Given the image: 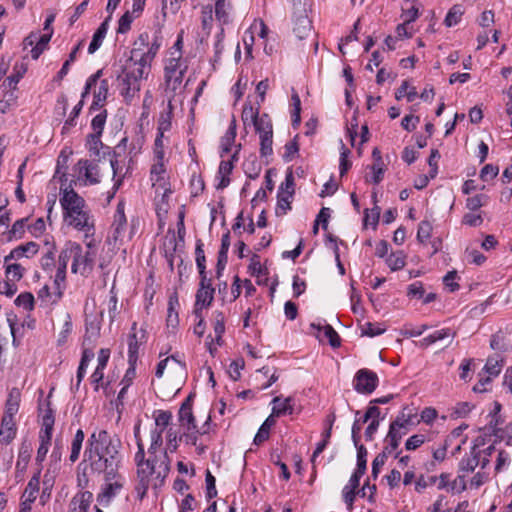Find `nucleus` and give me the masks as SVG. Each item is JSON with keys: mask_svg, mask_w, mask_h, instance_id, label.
Listing matches in <instances>:
<instances>
[{"mask_svg": "<svg viewBox=\"0 0 512 512\" xmlns=\"http://www.w3.org/2000/svg\"><path fill=\"white\" fill-rule=\"evenodd\" d=\"M162 430L155 429L151 432V444L148 449V458L145 459L144 445L140 437V422L134 427V436L138 451L135 455L137 464L138 484L136 490L142 498L149 487L151 480L154 486L161 485L170 471V460L165 451L161 449L163 439Z\"/></svg>", "mask_w": 512, "mask_h": 512, "instance_id": "f257e3e1", "label": "nucleus"}, {"mask_svg": "<svg viewBox=\"0 0 512 512\" xmlns=\"http://www.w3.org/2000/svg\"><path fill=\"white\" fill-rule=\"evenodd\" d=\"M120 440L106 430H95L88 439L84 462L94 473H104L106 480L114 479L119 464Z\"/></svg>", "mask_w": 512, "mask_h": 512, "instance_id": "f03ea898", "label": "nucleus"}, {"mask_svg": "<svg viewBox=\"0 0 512 512\" xmlns=\"http://www.w3.org/2000/svg\"><path fill=\"white\" fill-rule=\"evenodd\" d=\"M63 219L67 226L84 233L85 239L95 233V218L86 201L73 189H64L60 198Z\"/></svg>", "mask_w": 512, "mask_h": 512, "instance_id": "7ed1b4c3", "label": "nucleus"}, {"mask_svg": "<svg viewBox=\"0 0 512 512\" xmlns=\"http://www.w3.org/2000/svg\"><path fill=\"white\" fill-rule=\"evenodd\" d=\"M87 250L83 251L80 244L75 242L66 243L59 255V265L57 270L65 275L67 264L72 260L71 270L73 273L84 275L93 269L96 252L94 250V240L86 242Z\"/></svg>", "mask_w": 512, "mask_h": 512, "instance_id": "20e7f679", "label": "nucleus"}, {"mask_svg": "<svg viewBox=\"0 0 512 512\" xmlns=\"http://www.w3.org/2000/svg\"><path fill=\"white\" fill-rule=\"evenodd\" d=\"M140 48H133L130 58L123 66L122 73L118 76V88L126 100H130L140 91L141 80L149 70L136 61Z\"/></svg>", "mask_w": 512, "mask_h": 512, "instance_id": "39448f33", "label": "nucleus"}, {"mask_svg": "<svg viewBox=\"0 0 512 512\" xmlns=\"http://www.w3.org/2000/svg\"><path fill=\"white\" fill-rule=\"evenodd\" d=\"M495 451V447L490 445L484 449H481L478 444L474 445L470 452L466 454L458 466V473L470 474L473 473L476 468L485 470L490 464V457Z\"/></svg>", "mask_w": 512, "mask_h": 512, "instance_id": "423d86ee", "label": "nucleus"}, {"mask_svg": "<svg viewBox=\"0 0 512 512\" xmlns=\"http://www.w3.org/2000/svg\"><path fill=\"white\" fill-rule=\"evenodd\" d=\"M38 410L41 416L42 427L39 433L40 446L37 451V460L43 461L51 442L55 418L53 411L50 408L49 400H47L45 403L39 401Z\"/></svg>", "mask_w": 512, "mask_h": 512, "instance_id": "0eeeda50", "label": "nucleus"}, {"mask_svg": "<svg viewBox=\"0 0 512 512\" xmlns=\"http://www.w3.org/2000/svg\"><path fill=\"white\" fill-rule=\"evenodd\" d=\"M161 46V37L155 35L153 41L149 42L148 33H142L134 43V48H140L136 61L141 63L148 70L154 57Z\"/></svg>", "mask_w": 512, "mask_h": 512, "instance_id": "6e6552de", "label": "nucleus"}, {"mask_svg": "<svg viewBox=\"0 0 512 512\" xmlns=\"http://www.w3.org/2000/svg\"><path fill=\"white\" fill-rule=\"evenodd\" d=\"M64 279V274L58 270L54 278L51 275L49 276L48 282H45L38 291V299L41 306L49 307L59 300L61 297V283L64 282Z\"/></svg>", "mask_w": 512, "mask_h": 512, "instance_id": "1a4fd4ad", "label": "nucleus"}, {"mask_svg": "<svg viewBox=\"0 0 512 512\" xmlns=\"http://www.w3.org/2000/svg\"><path fill=\"white\" fill-rule=\"evenodd\" d=\"M54 251V243L50 242L48 236L38 237V241L34 242V254L41 255L40 264L47 273H51L55 268Z\"/></svg>", "mask_w": 512, "mask_h": 512, "instance_id": "9d476101", "label": "nucleus"}, {"mask_svg": "<svg viewBox=\"0 0 512 512\" xmlns=\"http://www.w3.org/2000/svg\"><path fill=\"white\" fill-rule=\"evenodd\" d=\"M13 344L18 345L28 330L32 327V319L29 313H13L7 318Z\"/></svg>", "mask_w": 512, "mask_h": 512, "instance_id": "9b49d317", "label": "nucleus"}, {"mask_svg": "<svg viewBox=\"0 0 512 512\" xmlns=\"http://www.w3.org/2000/svg\"><path fill=\"white\" fill-rule=\"evenodd\" d=\"M146 342V330L140 328L137 330V323L134 322L131 327V333L128 338V362L130 364V371L134 372V366L138 359L139 346Z\"/></svg>", "mask_w": 512, "mask_h": 512, "instance_id": "f8f14e48", "label": "nucleus"}, {"mask_svg": "<svg viewBox=\"0 0 512 512\" xmlns=\"http://www.w3.org/2000/svg\"><path fill=\"white\" fill-rule=\"evenodd\" d=\"M378 385V376L368 369H360L354 379V388L358 393L371 394Z\"/></svg>", "mask_w": 512, "mask_h": 512, "instance_id": "ddd939ff", "label": "nucleus"}, {"mask_svg": "<svg viewBox=\"0 0 512 512\" xmlns=\"http://www.w3.org/2000/svg\"><path fill=\"white\" fill-rule=\"evenodd\" d=\"M113 227V238L115 241H123L125 237L131 239L134 234V221L131 224V231L126 235L127 219L124 213V205L119 203L114 215Z\"/></svg>", "mask_w": 512, "mask_h": 512, "instance_id": "4468645a", "label": "nucleus"}, {"mask_svg": "<svg viewBox=\"0 0 512 512\" xmlns=\"http://www.w3.org/2000/svg\"><path fill=\"white\" fill-rule=\"evenodd\" d=\"M186 67L181 68L180 58H172L165 66L166 85L172 91H175L182 83Z\"/></svg>", "mask_w": 512, "mask_h": 512, "instance_id": "2eb2a0df", "label": "nucleus"}, {"mask_svg": "<svg viewBox=\"0 0 512 512\" xmlns=\"http://www.w3.org/2000/svg\"><path fill=\"white\" fill-rule=\"evenodd\" d=\"M88 304H86V310ZM103 319V310L98 315H89L86 312V331L84 335L83 345H92L100 335L101 321Z\"/></svg>", "mask_w": 512, "mask_h": 512, "instance_id": "dca6fc26", "label": "nucleus"}, {"mask_svg": "<svg viewBox=\"0 0 512 512\" xmlns=\"http://www.w3.org/2000/svg\"><path fill=\"white\" fill-rule=\"evenodd\" d=\"M416 415L412 413V410L404 408L396 419L390 424L389 431L393 434H400L401 437L408 433L409 427L415 425L413 418Z\"/></svg>", "mask_w": 512, "mask_h": 512, "instance_id": "f3484780", "label": "nucleus"}, {"mask_svg": "<svg viewBox=\"0 0 512 512\" xmlns=\"http://www.w3.org/2000/svg\"><path fill=\"white\" fill-rule=\"evenodd\" d=\"M55 20V14H49L44 22L43 34L40 36L37 43L34 45V60L38 59L39 56L48 49V44L54 33L52 23Z\"/></svg>", "mask_w": 512, "mask_h": 512, "instance_id": "a211bd4d", "label": "nucleus"}, {"mask_svg": "<svg viewBox=\"0 0 512 512\" xmlns=\"http://www.w3.org/2000/svg\"><path fill=\"white\" fill-rule=\"evenodd\" d=\"M192 399L193 395L190 394L182 403L178 413L179 422L187 431L196 429L195 417L192 413Z\"/></svg>", "mask_w": 512, "mask_h": 512, "instance_id": "6ab92c4d", "label": "nucleus"}, {"mask_svg": "<svg viewBox=\"0 0 512 512\" xmlns=\"http://www.w3.org/2000/svg\"><path fill=\"white\" fill-rule=\"evenodd\" d=\"M311 328L317 330L316 337L321 341L326 338L332 347L340 346V337L338 333L329 324L321 325L320 323H311Z\"/></svg>", "mask_w": 512, "mask_h": 512, "instance_id": "aec40b11", "label": "nucleus"}, {"mask_svg": "<svg viewBox=\"0 0 512 512\" xmlns=\"http://www.w3.org/2000/svg\"><path fill=\"white\" fill-rule=\"evenodd\" d=\"M29 62V58L24 56L21 62L15 64L13 73L3 83L4 88L16 89L17 83L28 71Z\"/></svg>", "mask_w": 512, "mask_h": 512, "instance_id": "412c9836", "label": "nucleus"}, {"mask_svg": "<svg viewBox=\"0 0 512 512\" xmlns=\"http://www.w3.org/2000/svg\"><path fill=\"white\" fill-rule=\"evenodd\" d=\"M360 481L356 476H351L349 483L342 490V497L349 511H352L354 501L359 490Z\"/></svg>", "mask_w": 512, "mask_h": 512, "instance_id": "4be33fe9", "label": "nucleus"}, {"mask_svg": "<svg viewBox=\"0 0 512 512\" xmlns=\"http://www.w3.org/2000/svg\"><path fill=\"white\" fill-rule=\"evenodd\" d=\"M293 31L300 40L312 33V24L307 14H300L295 17Z\"/></svg>", "mask_w": 512, "mask_h": 512, "instance_id": "5701e85b", "label": "nucleus"}, {"mask_svg": "<svg viewBox=\"0 0 512 512\" xmlns=\"http://www.w3.org/2000/svg\"><path fill=\"white\" fill-rule=\"evenodd\" d=\"M293 399L291 397H287L283 399L280 396L274 397L272 400L273 403V415L281 416L284 414H291L293 412Z\"/></svg>", "mask_w": 512, "mask_h": 512, "instance_id": "b1692460", "label": "nucleus"}, {"mask_svg": "<svg viewBox=\"0 0 512 512\" xmlns=\"http://www.w3.org/2000/svg\"><path fill=\"white\" fill-rule=\"evenodd\" d=\"M111 16H108L104 22L98 27L96 32L93 35L92 41L89 44L88 52L90 54H93L102 44L103 39L106 36L107 30H108V22L110 20Z\"/></svg>", "mask_w": 512, "mask_h": 512, "instance_id": "393cba45", "label": "nucleus"}, {"mask_svg": "<svg viewBox=\"0 0 512 512\" xmlns=\"http://www.w3.org/2000/svg\"><path fill=\"white\" fill-rule=\"evenodd\" d=\"M502 368V360L498 357H489L487 359V362L485 364V371L489 375L487 378L483 379L480 378L479 382L482 386H484L485 383L490 381V377L497 376Z\"/></svg>", "mask_w": 512, "mask_h": 512, "instance_id": "a878e982", "label": "nucleus"}, {"mask_svg": "<svg viewBox=\"0 0 512 512\" xmlns=\"http://www.w3.org/2000/svg\"><path fill=\"white\" fill-rule=\"evenodd\" d=\"M235 138H236V120H235V118H233L228 130L226 131L225 135L222 137V140H221V148H222L221 156L222 157L224 156V154H228L231 151V147L235 142Z\"/></svg>", "mask_w": 512, "mask_h": 512, "instance_id": "bb28decb", "label": "nucleus"}, {"mask_svg": "<svg viewBox=\"0 0 512 512\" xmlns=\"http://www.w3.org/2000/svg\"><path fill=\"white\" fill-rule=\"evenodd\" d=\"M179 306L178 296L173 293L169 297L168 301V314H167V325L172 328H176L179 323L178 312L176 308Z\"/></svg>", "mask_w": 512, "mask_h": 512, "instance_id": "cd10ccee", "label": "nucleus"}, {"mask_svg": "<svg viewBox=\"0 0 512 512\" xmlns=\"http://www.w3.org/2000/svg\"><path fill=\"white\" fill-rule=\"evenodd\" d=\"M107 312L110 320V324L114 322L116 317L120 314V310L122 305L118 304L117 294L114 291V286L111 288L109 292V298L107 301Z\"/></svg>", "mask_w": 512, "mask_h": 512, "instance_id": "c85d7f7f", "label": "nucleus"}, {"mask_svg": "<svg viewBox=\"0 0 512 512\" xmlns=\"http://www.w3.org/2000/svg\"><path fill=\"white\" fill-rule=\"evenodd\" d=\"M213 295H214V288H199L196 293V307L199 305L203 307L210 306L211 302L213 301ZM195 313H199V309H195Z\"/></svg>", "mask_w": 512, "mask_h": 512, "instance_id": "c756f323", "label": "nucleus"}, {"mask_svg": "<svg viewBox=\"0 0 512 512\" xmlns=\"http://www.w3.org/2000/svg\"><path fill=\"white\" fill-rule=\"evenodd\" d=\"M16 312L15 313H29L32 311V293L25 292L21 293L15 299Z\"/></svg>", "mask_w": 512, "mask_h": 512, "instance_id": "7c9ffc66", "label": "nucleus"}, {"mask_svg": "<svg viewBox=\"0 0 512 512\" xmlns=\"http://www.w3.org/2000/svg\"><path fill=\"white\" fill-rule=\"evenodd\" d=\"M108 94V81L102 80L98 90L94 93V101L90 107L91 110L101 108Z\"/></svg>", "mask_w": 512, "mask_h": 512, "instance_id": "2f4dec72", "label": "nucleus"}, {"mask_svg": "<svg viewBox=\"0 0 512 512\" xmlns=\"http://www.w3.org/2000/svg\"><path fill=\"white\" fill-rule=\"evenodd\" d=\"M6 266V277L9 281H18L22 278L23 272L25 271V267L22 263H13L9 261L5 263Z\"/></svg>", "mask_w": 512, "mask_h": 512, "instance_id": "473e14b6", "label": "nucleus"}, {"mask_svg": "<svg viewBox=\"0 0 512 512\" xmlns=\"http://www.w3.org/2000/svg\"><path fill=\"white\" fill-rule=\"evenodd\" d=\"M417 96L415 87H410L408 81H403L401 86L395 92V98L401 100L403 97L407 98L408 102H412Z\"/></svg>", "mask_w": 512, "mask_h": 512, "instance_id": "72a5a7b5", "label": "nucleus"}, {"mask_svg": "<svg viewBox=\"0 0 512 512\" xmlns=\"http://www.w3.org/2000/svg\"><path fill=\"white\" fill-rule=\"evenodd\" d=\"M84 437H85L84 432L81 429L77 430V432L73 438V441L71 443L70 460L72 462H75L79 458V454H80V451L82 448Z\"/></svg>", "mask_w": 512, "mask_h": 512, "instance_id": "f704fd0d", "label": "nucleus"}, {"mask_svg": "<svg viewBox=\"0 0 512 512\" xmlns=\"http://www.w3.org/2000/svg\"><path fill=\"white\" fill-rule=\"evenodd\" d=\"M253 125L259 136L263 134H273L272 123L267 114H263L259 117Z\"/></svg>", "mask_w": 512, "mask_h": 512, "instance_id": "c9c22d12", "label": "nucleus"}, {"mask_svg": "<svg viewBox=\"0 0 512 512\" xmlns=\"http://www.w3.org/2000/svg\"><path fill=\"white\" fill-rule=\"evenodd\" d=\"M15 432L11 425V418L4 416L0 427V439L4 442H10L14 438Z\"/></svg>", "mask_w": 512, "mask_h": 512, "instance_id": "e433bc0d", "label": "nucleus"}, {"mask_svg": "<svg viewBox=\"0 0 512 512\" xmlns=\"http://www.w3.org/2000/svg\"><path fill=\"white\" fill-rule=\"evenodd\" d=\"M123 487V483L116 480L113 483H108L105 487L102 494L98 496V501L102 504L104 501L108 502L111 497H113L117 491H119Z\"/></svg>", "mask_w": 512, "mask_h": 512, "instance_id": "4c0bfd02", "label": "nucleus"}, {"mask_svg": "<svg viewBox=\"0 0 512 512\" xmlns=\"http://www.w3.org/2000/svg\"><path fill=\"white\" fill-rule=\"evenodd\" d=\"M20 392L18 389H12L6 403V416L11 418L18 411Z\"/></svg>", "mask_w": 512, "mask_h": 512, "instance_id": "58836bf2", "label": "nucleus"}, {"mask_svg": "<svg viewBox=\"0 0 512 512\" xmlns=\"http://www.w3.org/2000/svg\"><path fill=\"white\" fill-rule=\"evenodd\" d=\"M156 428L164 431L172 420V413L170 411L158 410L154 413Z\"/></svg>", "mask_w": 512, "mask_h": 512, "instance_id": "ea45409f", "label": "nucleus"}, {"mask_svg": "<svg viewBox=\"0 0 512 512\" xmlns=\"http://www.w3.org/2000/svg\"><path fill=\"white\" fill-rule=\"evenodd\" d=\"M402 437L400 434L388 432L385 441L388 443L380 454H385L386 458L392 454L399 446Z\"/></svg>", "mask_w": 512, "mask_h": 512, "instance_id": "a19ab883", "label": "nucleus"}, {"mask_svg": "<svg viewBox=\"0 0 512 512\" xmlns=\"http://www.w3.org/2000/svg\"><path fill=\"white\" fill-rule=\"evenodd\" d=\"M32 245V242H27L24 245H20L13 249L8 256L5 257L4 263H8L12 260H20L22 258H26L28 260V257L26 256V252L29 251L30 247Z\"/></svg>", "mask_w": 512, "mask_h": 512, "instance_id": "79ce46f5", "label": "nucleus"}, {"mask_svg": "<svg viewBox=\"0 0 512 512\" xmlns=\"http://www.w3.org/2000/svg\"><path fill=\"white\" fill-rule=\"evenodd\" d=\"M463 15V8L461 5H454L446 15L444 23L446 26L451 27L456 25Z\"/></svg>", "mask_w": 512, "mask_h": 512, "instance_id": "37998d69", "label": "nucleus"}, {"mask_svg": "<svg viewBox=\"0 0 512 512\" xmlns=\"http://www.w3.org/2000/svg\"><path fill=\"white\" fill-rule=\"evenodd\" d=\"M259 109L253 108V106L250 103L244 104L241 118L244 124H247L248 122H251L254 124L256 120L259 118Z\"/></svg>", "mask_w": 512, "mask_h": 512, "instance_id": "c03bdc74", "label": "nucleus"}, {"mask_svg": "<svg viewBox=\"0 0 512 512\" xmlns=\"http://www.w3.org/2000/svg\"><path fill=\"white\" fill-rule=\"evenodd\" d=\"M490 347L496 351H506L508 349L506 336L502 331H498L492 336L490 340Z\"/></svg>", "mask_w": 512, "mask_h": 512, "instance_id": "a18cd8bd", "label": "nucleus"}, {"mask_svg": "<svg viewBox=\"0 0 512 512\" xmlns=\"http://www.w3.org/2000/svg\"><path fill=\"white\" fill-rule=\"evenodd\" d=\"M21 507L19 512H31L32 509V480L27 484V487L22 495Z\"/></svg>", "mask_w": 512, "mask_h": 512, "instance_id": "49530a36", "label": "nucleus"}, {"mask_svg": "<svg viewBox=\"0 0 512 512\" xmlns=\"http://www.w3.org/2000/svg\"><path fill=\"white\" fill-rule=\"evenodd\" d=\"M5 94L3 99L0 101V112L6 113V111L16 103L17 96L14 93L15 89L5 88Z\"/></svg>", "mask_w": 512, "mask_h": 512, "instance_id": "de8ad7c7", "label": "nucleus"}, {"mask_svg": "<svg viewBox=\"0 0 512 512\" xmlns=\"http://www.w3.org/2000/svg\"><path fill=\"white\" fill-rule=\"evenodd\" d=\"M260 138V154L261 156H269L273 152L272 144H273V134H263L259 136Z\"/></svg>", "mask_w": 512, "mask_h": 512, "instance_id": "09e8293b", "label": "nucleus"}, {"mask_svg": "<svg viewBox=\"0 0 512 512\" xmlns=\"http://www.w3.org/2000/svg\"><path fill=\"white\" fill-rule=\"evenodd\" d=\"M387 264L392 271H397L405 266V255L402 252L391 254L387 259Z\"/></svg>", "mask_w": 512, "mask_h": 512, "instance_id": "8fccbe9b", "label": "nucleus"}, {"mask_svg": "<svg viewBox=\"0 0 512 512\" xmlns=\"http://www.w3.org/2000/svg\"><path fill=\"white\" fill-rule=\"evenodd\" d=\"M225 331L224 315L221 312H217L214 322V333L215 340L218 345L222 344V335Z\"/></svg>", "mask_w": 512, "mask_h": 512, "instance_id": "3c124183", "label": "nucleus"}, {"mask_svg": "<svg viewBox=\"0 0 512 512\" xmlns=\"http://www.w3.org/2000/svg\"><path fill=\"white\" fill-rule=\"evenodd\" d=\"M511 466L509 454L505 451H499L495 464V472L500 473L507 470Z\"/></svg>", "mask_w": 512, "mask_h": 512, "instance_id": "603ef678", "label": "nucleus"}, {"mask_svg": "<svg viewBox=\"0 0 512 512\" xmlns=\"http://www.w3.org/2000/svg\"><path fill=\"white\" fill-rule=\"evenodd\" d=\"M432 232V225L429 221H421L418 226L417 239L420 242H424L430 238Z\"/></svg>", "mask_w": 512, "mask_h": 512, "instance_id": "864d4df0", "label": "nucleus"}, {"mask_svg": "<svg viewBox=\"0 0 512 512\" xmlns=\"http://www.w3.org/2000/svg\"><path fill=\"white\" fill-rule=\"evenodd\" d=\"M107 118L106 110L101 111L99 114L94 116L91 122L94 133L102 134Z\"/></svg>", "mask_w": 512, "mask_h": 512, "instance_id": "5fc2aeb1", "label": "nucleus"}, {"mask_svg": "<svg viewBox=\"0 0 512 512\" xmlns=\"http://www.w3.org/2000/svg\"><path fill=\"white\" fill-rule=\"evenodd\" d=\"M385 328L380 327L379 324L367 322L362 326V335L374 337L384 333Z\"/></svg>", "mask_w": 512, "mask_h": 512, "instance_id": "6e6d98bb", "label": "nucleus"}, {"mask_svg": "<svg viewBox=\"0 0 512 512\" xmlns=\"http://www.w3.org/2000/svg\"><path fill=\"white\" fill-rule=\"evenodd\" d=\"M29 218H23L20 220H17L10 230L11 237L15 239H20L24 235L25 232V223L28 222Z\"/></svg>", "mask_w": 512, "mask_h": 512, "instance_id": "4d7b16f0", "label": "nucleus"}, {"mask_svg": "<svg viewBox=\"0 0 512 512\" xmlns=\"http://www.w3.org/2000/svg\"><path fill=\"white\" fill-rule=\"evenodd\" d=\"M425 440L426 437L423 434L412 435L406 440L405 448L409 451L415 450L420 447L425 442Z\"/></svg>", "mask_w": 512, "mask_h": 512, "instance_id": "13d9d810", "label": "nucleus"}, {"mask_svg": "<svg viewBox=\"0 0 512 512\" xmlns=\"http://www.w3.org/2000/svg\"><path fill=\"white\" fill-rule=\"evenodd\" d=\"M205 481H206V489H207V493H206L207 498L212 499V498L216 497V495H217V490H216V486H215L216 480H215V477L211 474V472L209 470L206 471Z\"/></svg>", "mask_w": 512, "mask_h": 512, "instance_id": "bf43d9fd", "label": "nucleus"}, {"mask_svg": "<svg viewBox=\"0 0 512 512\" xmlns=\"http://www.w3.org/2000/svg\"><path fill=\"white\" fill-rule=\"evenodd\" d=\"M489 478V474L485 472V470H479L475 475L470 479V487L471 488H479L484 483L487 482Z\"/></svg>", "mask_w": 512, "mask_h": 512, "instance_id": "052dcab7", "label": "nucleus"}, {"mask_svg": "<svg viewBox=\"0 0 512 512\" xmlns=\"http://www.w3.org/2000/svg\"><path fill=\"white\" fill-rule=\"evenodd\" d=\"M169 112L167 114H161L159 119V125H158V132L159 133H165L166 131L170 130L171 128V120H170V114L172 110L171 102L169 101L168 104Z\"/></svg>", "mask_w": 512, "mask_h": 512, "instance_id": "680f3d73", "label": "nucleus"}, {"mask_svg": "<svg viewBox=\"0 0 512 512\" xmlns=\"http://www.w3.org/2000/svg\"><path fill=\"white\" fill-rule=\"evenodd\" d=\"M466 477H467V474L459 473L458 476L451 483V490L455 491L457 493H461L462 491L466 490V488H467Z\"/></svg>", "mask_w": 512, "mask_h": 512, "instance_id": "e2e57ef3", "label": "nucleus"}, {"mask_svg": "<svg viewBox=\"0 0 512 512\" xmlns=\"http://www.w3.org/2000/svg\"><path fill=\"white\" fill-rule=\"evenodd\" d=\"M292 194H287L285 192H278V209H281L283 211V214L286 213L287 210L291 209V202L290 199L292 198Z\"/></svg>", "mask_w": 512, "mask_h": 512, "instance_id": "0e129e2a", "label": "nucleus"}, {"mask_svg": "<svg viewBox=\"0 0 512 512\" xmlns=\"http://www.w3.org/2000/svg\"><path fill=\"white\" fill-rule=\"evenodd\" d=\"M499 169L496 166H493L491 164L485 165L481 172H480V178L483 181H488L489 179H493L498 175Z\"/></svg>", "mask_w": 512, "mask_h": 512, "instance_id": "69168bd1", "label": "nucleus"}, {"mask_svg": "<svg viewBox=\"0 0 512 512\" xmlns=\"http://www.w3.org/2000/svg\"><path fill=\"white\" fill-rule=\"evenodd\" d=\"M132 20L131 13L129 11L125 12L119 19L118 33H126L130 29Z\"/></svg>", "mask_w": 512, "mask_h": 512, "instance_id": "338daca9", "label": "nucleus"}, {"mask_svg": "<svg viewBox=\"0 0 512 512\" xmlns=\"http://www.w3.org/2000/svg\"><path fill=\"white\" fill-rule=\"evenodd\" d=\"M419 121L420 119L418 116H414L412 114L406 115L401 121V126L403 129L410 132L416 128V125L419 123Z\"/></svg>", "mask_w": 512, "mask_h": 512, "instance_id": "774afa93", "label": "nucleus"}]
</instances>
